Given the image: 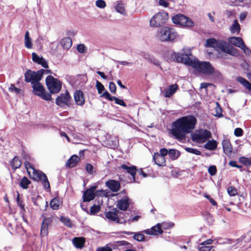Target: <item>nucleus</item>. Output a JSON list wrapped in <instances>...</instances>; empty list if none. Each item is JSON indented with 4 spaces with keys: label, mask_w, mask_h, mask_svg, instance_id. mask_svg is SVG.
<instances>
[{
    "label": "nucleus",
    "mask_w": 251,
    "mask_h": 251,
    "mask_svg": "<svg viewBox=\"0 0 251 251\" xmlns=\"http://www.w3.org/2000/svg\"><path fill=\"white\" fill-rule=\"evenodd\" d=\"M168 155L172 160L176 159L180 155L178 151L175 149H170L169 150Z\"/></svg>",
    "instance_id": "nucleus-35"
},
{
    "label": "nucleus",
    "mask_w": 251,
    "mask_h": 251,
    "mask_svg": "<svg viewBox=\"0 0 251 251\" xmlns=\"http://www.w3.org/2000/svg\"><path fill=\"white\" fill-rule=\"evenodd\" d=\"M222 146L225 154L229 155L232 151V146L228 139H224L222 142Z\"/></svg>",
    "instance_id": "nucleus-24"
},
{
    "label": "nucleus",
    "mask_w": 251,
    "mask_h": 251,
    "mask_svg": "<svg viewBox=\"0 0 251 251\" xmlns=\"http://www.w3.org/2000/svg\"><path fill=\"white\" fill-rule=\"evenodd\" d=\"M159 4L164 7H167L168 6L167 0H159Z\"/></svg>",
    "instance_id": "nucleus-61"
},
{
    "label": "nucleus",
    "mask_w": 251,
    "mask_h": 251,
    "mask_svg": "<svg viewBox=\"0 0 251 251\" xmlns=\"http://www.w3.org/2000/svg\"><path fill=\"white\" fill-rule=\"evenodd\" d=\"M96 5L100 8H104L106 7V4L103 0H97L96 1Z\"/></svg>",
    "instance_id": "nucleus-44"
},
{
    "label": "nucleus",
    "mask_w": 251,
    "mask_h": 251,
    "mask_svg": "<svg viewBox=\"0 0 251 251\" xmlns=\"http://www.w3.org/2000/svg\"><path fill=\"white\" fill-rule=\"evenodd\" d=\"M109 89L111 93H115L116 91V86L114 82H110L109 83Z\"/></svg>",
    "instance_id": "nucleus-54"
},
{
    "label": "nucleus",
    "mask_w": 251,
    "mask_h": 251,
    "mask_svg": "<svg viewBox=\"0 0 251 251\" xmlns=\"http://www.w3.org/2000/svg\"><path fill=\"white\" fill-rule=\"evenodd\" d=\"M234 135L237 137L241 136L243 133V130L241 128H236L234 130Z\"/></svg>",
    "instance_id": "nucleus-55"
},
{
    "label": "nucleus",
    "mask_w": 251,
    "mask_h": 251,
    "mask_svg": "<svg viewBox=\"0 0 251 251\" xmlns=\"http://www.w3.org/2000/svg\"><path fill=\"white\" fill-rule=\"evenodd\" d=\"M196 120L193 116H185L176 120L173 123L171 133L179 141L185 140L186 135L194 128Z\"/></svg>",
    "instance_id": "nucleus-1"
},
{
    "label": "nucleus",
    "mask_w": 251,
    "mask_h": 251,
    "mask_svg": "<svg viewBox=\"0 0 251 251\" xmlns=\"http://www.w3.org/2000/svg\"><path fill=\"white\" fill-rule=\"evenodd\" d=\"M97 251H112V249L109 247L99 248Z\"/></svg>",
    "instance_id": "nucleus-62"
},
{
    "label": "nucleus",
    "mask_w": 251,
    "mask_h": 251,
    "mask_svg": "<svg viewBox=\"0 0 251 251\" xmlns=\"http://www.w3.org/2000/svg\"><path fill=\"white\" fill-rule=\"evenodd\" d=\"M25 166L31 178L36 181H41L45 188L47 189L50 188L49 181L45 174L35 169L32 164L28 161H26L25 162Z\"/></svg>",
    "instance_id": "nucleus-2"
},
{
    "label": "nucleus",
    "mask_w": 251,
    "mask_h": 251,
    "mask_svg": "<svg viewBox=\"0 0 251 251\" xmlns=\"http://www.w3.org/2000/svg\"><path fill=\"white\" fill-rule=\"evenodd\" d=\"M240 49H241L247 55H250L251 54V50L250 49H249L245 45V43L243 45V46H242Z\"/></svg>",
    "instance_id": "nucleus-52"
},
{
    "label": "nucleus",
    "mask_w": 251,
    "mask_h": 251,
    "mask_svg": "<svg viewBox=\"0 0 251 251\" xmlns=\"http://www.w3.org/2000/svg\"><path fill=\"white\" fill-rule=\"evenodd\" d=\"M133 238L138 241H143L144 240L145 236L143 234L137 233L134 234Z\"/></svg>",
    "instance_id": "nucleus-45"
},
{
    "label": "nucleus",
    "mask_w": 251,
    "mask_h": 251,
    "mask_svg": "<svg viewBox=\"0 0 251 251\" xmlns=\"http://www.w3.org/2000/svg\"><path fill=\"white\" fill-rule=\"evenodd\" d=\"M206 47L215 48L219 53L224 52L231 55H234V52L236 50L234 48H230L227 46L226 43L222 40H216L214 38H210L206 40Z\"/></svg>",
    "instance_id": "nucleus-3"
},
{
    "label": "nucleus",
    "mask_w": 251,
    "mask_h": 251,
    "mask_svg": "<svg viewBox=\"0 0 251 251\" xmlns=\"http://www.w3.org/2000/svg\"><path fill=\"white\" fill-rule=\"evenodd\" d=\"M25 46L28 49L32 48L33 44L31 38L29 37V33L26 31L25 36Z\"/></svg>",
    "instance_id": "nucleus-29"
},
{
    "label": "nucleus",
    "mask_w": 251,
    "mask_h": 251,
    "mask_svg": "<svg viewBox=\"0 0 251 251\" xmlns=\"http://www.w3.org/2000/svg\"><path fill=\"white\" fill-rule=\"evenodd\" d=\"M74 98L76 105L78 106H83L85 103V98L84 94L80 90H76L74 94Z\"/></svg>",
    "instance_id": "nucleus-17"
},
{
    "label": "nucleus",
    "mask_w": 251,
    "mask_h": 251,
    "mask_svg": "<svg viewBox=\"0 0 251 251\" xmlns=\"http://www.w3.org/2000/svg\"><path fill=\"white\" fill-rule=\"evenodd\" d=\"M86 170L89 174H92L93 171V167L90 164H87L86 165Z\"/></svg>",
    "instance_id": "nucleus-57"
},
{
    "label": "nucleus",
    "mask_w": 251,
    "mask_h": 251,
    "mask_svg": "<svg viewBox=\"0 0 251 251\" xmlns=\"http://www.w3.org/2000/svg\"><path fill=\"white\" fill-rule=\"evenodd\" d=\"M185 61L200 73L209 75L214 72V68L209 62H200L198 60H190L189 59Z\"/></svg>",
    "instance_id": "nucleus-4"
},
{
    "label": "nucleus",
    "mask_w": 251,
    "mask_h": 251,
    "mask_svg": "<svg viewBox=\"0 0 251 251\" xmlns=\"http://www.w3.org/2000/svg\"><path fill=\"white\" fill-rule=\"evenodd\" d=\"M169 151L165 148L161 149L160 150V155H162L165 157L167 154H168Z\"/></svg>",
    "instance_id": "nucleus-58"
},
{
    "label": "nucleus",
    "mask_w": 251,
    "mask_h": 251,
    "mask_svg": "<svg viewBox=\"0 0 251 251\" xmlns=\"http://www.w3.org/2000/svg\"><path fill=\"white\" fill-rule=\"evenodd\" d=\"M115 9L118 12L124 15L126 14L125 4L120 1L118 2L116 5Z\"/></svg>",
    "instance_id": "nucleus-37"
},
{
    "label": "nucleus",
    "mask_w": 251,
    "mask_h": 251,
    "mask_svg": "<svg viewBox=\"0 0 251 251\" xmlns=\"http://www.w3.org/2000/svg\"><path fill=\"white\" fill-rule=\"evenodd\" d=\"M173 22L182 26L192 27L194 25L193 22L189 18L182 14H177L172 17Z\"/></svg>",
    "instance_id": "nucleus-11"
},
{
    "label": "nucleus",
    "mask_w": 251,
    "mask_h": 251,
    "mask_svg": "<svg viewBox=\"0 0 251 251\" xmlns=\"http://www.w3.org/2000/svg\"><path fill=\"white\" fill-rule=\"evenodd\" d=\"M132 203V201L127 196L117 201V206L122 210H126L129 205Z\"/></svg>",
    "instance_id": "nucleus-16"
},
{
    "label": "nucleus",
    "mask_w": 251,
    "mask_h": 251,
    "mask_svg": "<svg viewBox=\"0 0 251 251\" xmlns=\"http://www.w3.org/2000/svg\"><path fill=\"white\" fill-rule=\"evenodd\" d=\"M140 218V216L137 215V216H134L133 218H129L128 219V221L129 223L134 222L137 221Z\"/></svg>",
    "instance_id": "nucleus-60"
},
{
    "label": "nucleus",
    "mask_w": 251,
    "mask_h": 251,
    "mask_svg": "<svg viewBox=\"0 0 251 251\" xmlns=\"http://www.w3.org/2000/svg\"><path fill=\"white\" fill-rule=\"evenodd\" d=\"M32 88L34 94L39 96L46 100H51V95L48 93H46L44 86L39 81L33 84Z\"/></svg>",
    "instance_id": "nucleus-12"
},
{
    "label": "nucleus",
    "mask_w": 251,
    "mask_h": 251,
    "mask_svg": "<svg viewBox=\"0 0 251 251\" xmlns=\"http://www.w3.org/2000/svg\"><path fill=\"white\" fill-rule=\"evenodd\" d=\"M50 71L44 69H41L37 72L32 71L28 70L25 74V81L26 82H31L33 85L35 83L40 81L45 73H49Z\"/></svg>",
    "instance_id": "nucleus-6"
},
{
    "label": "nucleus",
    "mask_w": 251,
    "mask_h": 251,
    "mask_svg": "<svg viewBox=\"0 0 251 251\" xmlns=\"http://www.w3.org/2000/svg\"><path fill=\"white\" fill-rule=\"evenodd\" d=\"M240 30V26L236 20L234 21L230 27V31L232 33L238 34Z\"/></svg>",
    "instance_id": "nucleus-36"
},
{
    "label": "nucleus",
    "mask_w": 251,
    "mask_h": 251,
    "mask_svg": "<svg viewBox=\"0 0 251 251\" xmlns=\"http://www.w3.org/2000/svg\"><path fill=\"white\" fill-rule=\"evenodd\" d=\"M52 222L51 218H46L43 220L41 228V234L42 236H46L48 233V226Z\"/></svg>",
    "instance_id": "nucleus-19"
},
{
    "label": "nucleus",
    "mask_w": 251,
    "mask_h": 251,
    "mask_svg": "<svg viewBox=\"0 0 251 251\" xmlns=\"http://www.w3.org/2000/svg\"><path fill=\"white\" fill-rule=\"evenodd\" d=\"M211 136V133L207 129H200L192 134V139L198 143L205 142Z\"/></svg>",
    "instance_id": "nucleus-10"
},
{
    "label": "nucleus",
    "mask_w": 251,
    "mask_h": 251,
    "mask_svg": "<svg viewBox=\"0 0 251 251\" xmlns=\"http://www.w3.org/2000/svg\"><path fill=\"white\" fill-rule=\"evenodd\" d=\"M237 81L241 83L246 88L251 92V83L242 77H238Z\"/></svg>",
    "instance_id": "nucleus-34"
},
{
    "label": "nucleus",
    "mask_w": 251,
    "mask_h": 251,
    "mask_svg": "<svg viewBox=\"0 0 251 251\" xmlns=\"http://www.w3.org/2000/svg\"><path fill=\"white\" fill-rule=\"evenodd\" d=\"M192 55V52L191 49L189 48H184L182 49V52L179 53H174V57L176 59L177 62L183 63L185 64L188 65V64L185 61L187 59L190 60H194L190 57Z\"/></svg>",
    "instance_id": "nucleus-13"
},
{
    "label": "nucleus",
    "mask_w": 251,
    "mask_h": 251,
    "mask_svg": "<svg viewBox=\"0 0 251 251\" xmlns=\"http://www.w3.org/2000/svg\"><path fill=\"white\" fill-rule=\"evenodd\" d=\"M46 82L48 88L51 93H57L60 91L62 84L58 79L51 75H49L46 77Z\"/></svg>",
    "instance_id": "nucleus-8"
},
{
    "label": "nucleus",
    "mask_w": 251,
    "mask_h": 251,
    "mask_svg": "<svg viewBox=\"0 0 251 251\" xmlns=\"http://www.w3.org/2000/svg\"><path fill=\"white\" fill-rule=\"evenodd\" d=\"M227 193L230 196H235L237 194V190L233 186H229L227 189Z\"/></svg>",
    "instance_id": "nucleus-40"
},
{
    "label": "nucleus",
    "mask_w": 251,
    "mask_h": 251,
    "mask_svg": "<svg viewBox=\"0 0 251 251\" xmlns=\"http://www.w3.org/2000/svg\"><path fill=\"white\" fill-rule=\"evenodd\" d=\"M144 57L146 59H149L151 62H152L155 65L158 66L159 65V62L158 60L155 59L152 56H151L149 54H146L145 55Z\"/></svg>",
    "instance_id": "nucleus-43"
},
{
    "label": "nucleus",
    "mask_w": 251,
    "mask_h": 251,
    "mask_svg": "<svg viewBox=\"0 0 251 251\" xmlns=\"http://www.w3.org/2000/svg\"><path fill=\"white\" fill-rule=\"evenodd\" d=\"M106 185L113 192L118 191L120 187V183L115 180H109L106 182Z\"/></svg>",
    "instance_id": "nucleus-21"
},
{
    "label": "nucleus",
    "mask_w": 251,
    "mask_h": 251,
    "mask_svg": "<svg viewBox=\"0 0 251 251\" xmlns=\"http://www.w3.org/2000/svg\"><path fill=\"white\" fill-rule=\"evenodd\" d=\"M168 19V14L161 11L154 15L150 20V25L152 27H159L164 25Z\"/></svg>",
    "instance_id": "nucleus-7"
},
{
    "label": "nucleus",
    "mask_w": 251,
    "mask_h": 251,
    "mask_svg": "<svg viewBox=\"0 0 251 251\" xmlns=\"http://www.w3.org/2000/svg\"><path fill=\"white\" fill-rule=\"evenodd\" d=\"M100 210V207L99 205L96 204L93 205L90 209V213L92 214H94L99 212Z\"/></svg>",
    "instance_id": "nucleus-49"
},
{
    "label": "nucleus",
    "mask_w": 251,
    "mask_h": 251,
    "mask_svg": "<svg viewBox=\"0 0 251 251\" xmlns=\"http://www.w3.org/2000/svg\"><path fill=\"white\" fill-rule=\"evenodd\" d=\"M61 203V201L59 199L57 198H54L51 200L50 202V206L53 209H58Z\"/></svg>",
    "instance_id": "nucleus-33"
},
{
    "label": "nucleus",
    "mask_w": 251,
    "mask_h": 251,
    "mask_svg": "<svg viewBox=\"0 0 251 251\" xmlns=\"http://www.w3.org/2000/svg\"><path fill=\"white\" fill-rule=\"evenodd\" d=\"M177 36L176 30L172 27L164 26L158 30L156 37L161 41H173Z\"/></svg>",
    "instance_id": "nucleus-5"
},
{
    "label": "nucleus",
    "mask_w": 251,
    "mask_h": 251,
    "mask_svg": "<svg viewBox=\"0 0 251 251\" xmlns=\"http://www.w3.org/2000/svg\"><path fill=\"white\" fill-rule=\"evenodd\" d=\"M229 43L234 46L240 48L244 44L241 38L239 37H231L228 39Z\"/></svg>",
    "instance_id": "nucleus-25"
},
{
    "label": "nucleus",
    "mask_w": 251,
    "mask_h": 251,
    "mask_svg": "<svg viewBox=\"0 0 251 251\" xmlns=\"http://www.w3.org/2000/svg\"><path fill=\"white\" fill-rule=\"evenodd\" d=\"M19 206L22 209V210H25V204L22 201H19L17 202Z\"/></svg>",
    "instance_id": "nucleus-64"
},
{
    "label": "nucleus",
    "mask_w": 251,
    "mask_h": 251,
    "mask_svg": "<svg viewBox=\"0 0 251 251\" xmlns=\"http://www.w3.org/2000/svg\"><path fill=\"white\" fill-rule=\"evenodd\" d=\"M9 91L11 92H14L16 94H19L21 90L17 87H16L14 85L11 84L10 86L9 87Z\"/></svg>",
    "instance_id": "nucleus-51"
},
{
    "label": "nucleus",
    "mask_w": 251,
    "mask_h": 251,
    "mask_svg": "<svg viewBox=\"0 0 251 251\" xmlns=\"http://www.w3.org/2000/svg\"><path fill=\"white\" fill-rule=\"evenodd\" d=\"M212 248L213 246L201 245L200 243L198 245L197 248L199 251H210Z\"/></svg>",
    "instance_id": "nucleus-41"
},
{
    "label": "nucleus",
    "mask_w": 251,
    "mask_h": 251,
    "mask_svg": "<svg viewBox=\"0 0 251 251\" xmlns=\"http://www.w3.org/2000/svg\"><path fill=\"white\" fill-rule=\"evenodd\" d=\"M80 158L76 155H72L67 161L66 166L70 168L75 167L79 161Z\"/></svg>",
    "instance_id": "nucleus-26"
},
{
    "label": "nucleus",
    "mask_w": 251,
    "mask_h": 251,
    "mask_svg": "<svg viewBox=\"0 0 251 251\" xmlns=\"http://www.w3.org/2000/svg\"><path fill=\"white\" fill-rule=\"evenodd\" d=\"M240 162L244 164L246 166H250L251 165V157H241L239 159Z\"/></svg>",
    "instance_id": "nucleus-39"
},
{
    "label": "nucleus",
    "mask_w": 251,
    "mask_h": 251,
    "mask_svg": "<svg viewBox=\"0 0 251 251\" xmlns=\"http://www.w3.org/2000/svg\"><path fill=\"white\" fill-rule=\"evenodd\" d=\"M185 150L188 152L194 154L196 155H201V152L198 150L191 148L186 147L184 148Z\"/></svg>",
    "instance_id": "nucleus-42"
},
{
    "label": "nucleus",
    "mask_w": 251,
    "mask_h": 251,
    "mask_svg": "<svg viewBox=\"0 0 251 251\" xmlns=\"http://www.w3.org/2000/svg\"><path fill=\"white\" fill-rule=\"evenodd\" d=\"M208 172L211 176H214L217 173L216 167L214 165L210 166L208 169Z\"/></svg>",
    "instance_id": "nucleus-47"
},
{
    "label": "nucleus",
    "mask_w": 251,
    "mask_h": 251,
    "mask_svg": "<svg viewBox=\"0 0 251 251\" xmlns=\"http://www.w3.org/2000/svg\"><path fill=\"white\" fill-rule=\"evenodd\" d=\"M77 50L80 53H84L86 51V49L83 44H80L77 46Z\"/></svg>",
    "instance_id": "nucleus-56"
},
{
    "label": "nucleus",
    "mask_w": 251,
    "mask_h": 251,
    "mask_svg": "<svg viewBox=\"0 0 251 251\" xmlns=\"http://www.w3.org/2000/svg\"><path fill=\"white\" fill-rule=\"evenodd\" d=\"M143 232L147 234L155 235L161 234L163 232V230L161 229V225L157 224L151 228L144 230Z\"/></svg>",
    "instance_id": "nucleus-18"
},
{
    "label": "nucleus",
    "mask_w": 251,
    "mask_h": 251,
    "mask_svg": "<svg viewBox=\"0 0 251 251\" xmlns=\"http://www.w3.org/2000/svg\"><path fill=\"white\" fill-rule=\"evenodd\" d=\"M96 87L99 94H101L102 91L104 90V86L99 82V81H96Z\"/></svg>",
    "instance_id": "nucleus-48"
},
{
    "label": "nucleus",
    "mask_w": 251,
    "mask_h": 251,
    "mask_svg": "<svg viewBox=\"0 0 251 251\" xmlns=\"http://www.w3.org/2000/svg\"><path fill=\"white\" fill-rule=\"evenodd\" d=\"M22 162L17 156H15L10 162V165L12 169L16 170L21 166Z\"/></svg>",
    "instance_id": "nucleus-30"
},
{
    "label": "nucleus",
    "mask_w": 251,
    "mask_h": 251,
    "mask_svg": "<svg viewBox=\"0 0 251 251\" xmlns=\"http://www.w3.org/2000/svg\"><path fill=\"white\" fill-rule=\"evenodd\" d=\"M101 96L104 97L105 99H106L110 101L114 100V99H115V97L114 96H112L107 91L104 92L102 94Z\"/></svg>",
    "instance_id": "nucleus-50"
},
{
    "label": "nucleus",
    "mask_w": 251,
    "mask_h": 251,
    "mask_svg": "<svg viewBox=\"0 0 251 251\" xmlns=\"http://www.w3.org/2000/svg\"><path fill=\"white\" fill-rule=\"evenodd\" d=\"M213 240L211 239H207L201 243V245H209L212 244Z\"/></svg>",
    "instance_id": "nucleus-59"
},
{
    "label": "nucleus",
    "mask_w": 251,
    "mask_h": 251,
    "mask_svg": "<svg viewBox=\"0 0 251 251\" xmlns=\"http://www.w3.org/2000/svg\"><path fill=\"white\" fill-rule=\"evenodd\" d=\"M30 183V181L25 176H24L21 180L20 185L23 189H27L28 185Z\"/></svg>",
    "instance_id": "nucleus-38"
},
{
    "label": "nucleus",
    "mask_w": 251,
    "mask_h": 251,
    "mask_svg": "<svg viewBox=\"0 0 251 251\" xmlns=\"http://www.w3.org/2000/svg\"><path fill=\"white\" fill-rule=\"evenodd\" d=\"M121 168L126 170L128 174H130L133 179L134 180L135 176L136 173V168L134 166H127L126 164L121 165Z\"/></svg>",
    "instance_id": "nucleus-27"
},
{
    "label": "nucleus",
    "mask_w": 251,
    "mask_h": 251,
    "mask_svg": "<svg viewBox=\"0 0 251 251\" xmlns=\"http://www.w3.org/2000/svg\"><path fill=\"white\" fill-rule=\"evenodd\" d=\"M98 193V191H96V186L91 187L84 192L83 195V201L86 202L93 200L96 195H99Z\"/></svg>",
    "instance_id": "nucleus-15"
},
{
    "label": "nucleus",
    "mask_w": 251,
    "mask_h": 251,
    "mask_svg": "<svg viewBox=\"0 0 251 251\" xmlns=\"http://www.w3.org/2000/svg\"><path fill=\"white\" fill-rule=\"evenodd\" d=\"M114 100L115 101V102L116 104H118L119 105H122L124 107H126V103L122 100H121L116 97H115Z\"/></svg>",
    "instance_id": "nucleus-53"
},
{
    "label": "nucleus",
    "mask_w": 251,
    "mask_h": 251,
    "mask_svg": "<svg viewBox=\"0 0 251 251\" xmlns=\"http://www.w3.org/2000/svg\"><path fill=\"white\" fill-rule=\"evenodd\" d=\"M177 88V84H173L170 86L168 89L164 90L162 93L165 98H169L176 92Z\"/></svg>",
    "instance_id": "nucleus-22"
},
{
    "label": "nucleus",
    "mask_w": 251,
    "mask_h": 251,
    "mask_svg": "<svg viewBox=\"0 0 251 251\" xmlns=\"http://www.w3.org/2000/svg\"><path fill=\"white\" fill-rule=\"evenodd\" d=\"M217 147V142L214 140L208 141L204 146V148L210 151L215 150Z\"/></svg>",
    "instance_id": "nucleus-31"
},
{
    "label": "nucleus",
    "mask_w": 251,
    "mask_h": 251,
    "mask_svg": "<svg viewBox=\"0 0 251 251\" xmlns=\"http://www.w3.org/2000/svg\"><path fill=\"white\" fill-rule=\"evenodd\" d=\"M60 220L61 221L62 223H63L66 226L69 227H71L72 223L71 222L69 218L67 217H61Z\"/></svg>",
    "instance_id": "nucleus-46"
},
{
    "label": "nucleus",
    "mask_w": 251,
    "mask_h": 251,
    "mask_svg": "<svg viewBox=\"0 0 251 251\" xmlns=\"http://www.w3.org/2000/svg\"><path fill=\"white\" fill-rule=\"evenodd\" d=\"M229 165L231 167H236L238 168H241V166L237 164L235 161H231L229 163Z\"/></svg>",
    "instance_id": "nucleus-63"
},
{
    "label": "nucleus",
    "mask_w": 251,
    "mask_h": 251,
    "mask_svg": "<svg viewBox=\"0 0 251 251\" xmlns=\"http://www.w3.org/2000/svg\"><path fill=\"white\" fill-rule=\"evenodd\" d=\"M61 44L64 49H69L72 45V40L70 37H65L61 40Z\"/></svg>",
    "instance_id": "nucleus-32"
},
{
    "label": "nucleus",
    "mask_w": 251,
    "mask_h": 251,
    "mask_svg": "<svg viewBox=\"0 0 251 251\" xmlns=\"http://www.w3.org/2000/svg\"><path fill=\"white\" fill-rule=\"evenodd\" d=\"M105 217L108 220L116 222L119 224H125L126 222L127 217L123 218V216H125L123 212H120L117 209L113 211H108L105 214Z\"/></svg>",
    "instance_id": "nucleus-9"
},
{
    "label": "nucleus",
    "mask_w": 251,
    "mask_h": 251,
    "mask_svg": "<svg viewBox=\"0 0 251 251\" xmlns=\"http://www.w3.org/2000/svg\"><path fill=\"white\" fill-rule=\"evenodd\" d=\"M71 98L69 93L66 91L65 93L61 94L56 98V104L60 107H63L64 105L68 106Z\"/></svg>",
    "instance_id": "nucleus-14"
},
{
    "label": "nucleus",
    "mask_w": 251,
    "mask_h": 251,
    "mask_svg": "<svg viewBox=\"0 0 251 251\" xmlns=\"http://www.w3.org/2000/svg\"><path fill=\"white\" fill-rule=\"evenodd\" d=\"M73 242L76 248L81 249L84 246L85 239L82 237H75Z\"/></svg>",
    "instance_id": "nucleus-28"
},
{
    "label": "nucleus",
    "mask_w": 251,
    "mask_h": 251,
    "mask_svg": "<svg viewBox=\"0 0 251 251\" xmlns=\"http://www.w3.org/2000/svg\"><path fill=\"white\" fill-rule=\"evenodd\" d=\"M32 60L34 62H36L45 68H48L47 61L42 57H40L35 52L32 53Z\"/></svg>",
    "instance_id": "nucleus-20"
},
{
    "label": "nucleus",
    "mask_w": 251,
    "mask_h": 251,
    "mask_svg": "<svg viewBox=\"0 0 251 251\" xmlns=\"http://www.w3.org/2000/svg\"><path fill=\"white\" fill-rule=\"evenodd\" d=\"M153 159L155 164L159 166H165L166 165V160L164 156L160 155L159 153H155Z\"/></svg>",
    "instance_id": "nucleus-23"
}]
</instances>
